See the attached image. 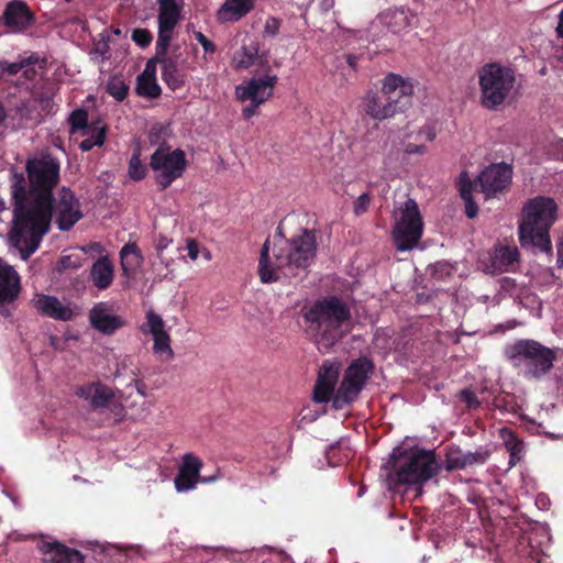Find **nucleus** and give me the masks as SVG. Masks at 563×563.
Here are the masks:
<instances>
[{
  "label": "nucleus",
  "instance_id": "nucleus-1",
  "mask_svg": "<svg viewBox=\"0 0 563 563\" xmlns=\"http://www.w3.org/2000/svg\"><path fill=\"white\" fill-rule=\"evenodd\" d=\"M29 187L22 173L12 174L13 225L9 239L22 258L31 256L49 230L53 190L59 181V162L46 155L26 162Z\"/></svg>",
  "mask_w": 563,
  "mask_h": 563
},
{
  "label": "nucleus",
  "instance_id": "nucleus-2",
  "mask_svg": "<svg viewBox=\"0 0 563 563\" xmlns=\"http://www.w3.org/2000/svg\"><path fill=\"white\" fill-rule=\"evenodd\" d=\"M303 331L320 352H329L353 325L350 305L338 295H327L301 309Z\"/></svg>",
  "mask_w": 563,
  "mask_h": 563
},
{
  "label": "nucleus",
  "instance_id": "nucleus-3",
  "mask_svg": "<svg viewBox=\"0 0 563 563\" xmlns=\"http://www.w3.org/2000/svg\"><path fill=\"white\" fill-rule=\"evenodd\" d=\"M317 254L314 231L302 229L300 234L276 241L273 258L269 257V239L261 250L258 276L262 283L271 284L297 275V269L308 268Z\"/></svg>",
  "mask_w": 563,
  "mask_h": 563
},
{
  "label": "nucleus",
  "instance_id": "nucleus-4",
  "mask_svg": "<svg viewBox=\"0 0 563 563\" xmlns=\"http://www.w3.org/2000/svg\"><path fill=\"white\" fill-rule=\"evenodd\" d=\"M558 217L555 200L547 196L529 199L522 207L519 241L523 249L552 255L550 229Z\"/></svg>",
  "mask_w": 563,
  "mask_h": 563
},
{
  "label": "nucleus",
  "instance_id": "nucleus-5",
  "mask_svg": "<svg viewBox=\"0 0 563 563\" xmlns=\"http://www.w3.org/2000/svg\"><path fill=\"white\" fill-rule=\"evenodd\" d=\"M390 486L422 484L438 475L440 464L432 450L394 448L383 466Z\"/></svg>",
  "mask_w": 563,
  "mask_h": 563
},
{
  "label": "nucleus",
  "instance_id": "nucleus-6",
  "mask_svg": "<svg viewBox=\"0 0 563 563\" xmlns=\"http://www.w3.org/2000/svg\"><path fill=\"white\" fill-rule=\"evenodd\" d=\"M506 361L528 380H540L550 373L556 361V352L532 339H519L506 345Z\"/></svg>",
  "mask_w": 563,
  "mask_h": 563
},
{
  "label": "nucleus",
  "instance_id": "nucleus-7",
  "mask_svg": "<svg viewBox=\"0 0 563 563\" xmlns=\"http://www.w3.org/2000/svg\"><path fill=\"white\" fill-rule=\"evenodd\" d=\"M481 103L488 110H495L510 96L516 84L515 70L497 63L484 65L478 73Z\"/></svg>",
  "mask_w": 563,
  "mask_h": 563
},
{
  "label": "nucleus",
  "instance_id": "nucleus-8",
  "mask_svg": "<svg viewBox=\"0 0 563 563\" xmlns=\"http://www.w3.org/2000/svg\"><path fill=\"white\" fill-rule=\"evenodd\" d=\"M374 368V362L367 356H360L352 361L345 369L342 382L332 398L333 407L342 409L355 401L373 374Z\"/></svg>",
  "mask_w": 563,
  "mask_h": 563
},
{
  "label": "nucleus",
  "instance_id": "nucleus-9",
  "mask_svg": "<svg viewBox=\"0 0 563 563\" xmlns=\"http://www.w3.org/2000/svg\"><path fill=\"white\" fill-rule=\"evenodd\" d=\"M391 234L398 251H409L418 244L423 234V220L416 200L409 198L405 201Z\"/></svg>",
  "mask_w": 563,
  "mask_h": 563
},
{
  "label": "nucleus",
  "instance_id": "nucleus-10",
  "mask_svg": "<svg viewBox=\"0 0 563 563\" xmlns=\"http://www.w3.org/2000/svg\"><path fill=\"white\" fill-rule=\"evenodd\" d=\"M150 167L156 173L159 189L165 190L186 172V154L180 148L170 151V146L161 145L152 154Z\"/></svg>",
  "mask_w": 563,
  "mask_h": 563
},
{
  "label": "nucleus",
  "instance_id": "nucleus-11",
  "mask_svg": "<svg viewBox=\"0 0 563 563\" xmlns=\"http://www.w3.org/2000/svg\"><path fill=\"white\" fill-rule=\"evenodd\" d=\"M511 177V166L503 162L487 166L473 184L476 190L489 198L504 191L510 185Z\"/></svg>",
  "mask_w": 563,
  "mask_h": 563
},
{
  "label": "nucleus",
  "instance_id": "nucleus-12",
  "mask_svg": "<svg viewBox=\"0 0 563 563\" xmlns=\"http://www.w3.org/2000/svg\"><path fill=\"white\" fill-rule=\"evenodd\" d=\"M380 91L385 95L386 101L390 102L395 115L405 112L411 106L413 85L397 74L390 73L383 79Z\"/></svg>",
  "mask_w": 563,
  "mask_h": 563
},
{
  "label": "nucleus",
  "instance_id": "nucleus-13",
  "mask_svg": "<svg viewBox=\"0 0 563 563\" xmlns=\"http://www.w3.org/2000/svg\"><path fill=\"white\" fill-rule=\"evenodd\" d=\"M53 212L60 231H69L84 217L79 200L67 187L60 189L56 200L53 198Z\"/></svg>",
  "mask_w": 563,
  "mask_h": 563
},
{
  "label": "nucleus",
  "instance_id": "nucleus-14",
  "mask_svg": "<svg viewBox=\"0 0 563 563\" xmlns=\"http://www.w3.org/2000/svg\"><path fill=\"white\" fill-rule=\"evenodd\" d=\"M202 461L192 453H186L183 456V463L179 472L175 477V487L178 492H187L194 489L196 485L201 483H211L220 477L219 470L211 476H201Z\"/></svg>",
  "mask_w": 563,
  "mask_h": 563
},
{
  "label": "nucleus",
  "instance_id": "nucleus-15",
  "mask_svg": "<svg viewBox=\"0 0 563 563\" xmlns=\"http://www.w3.org/2000/svg\"><path fill=\"white\" fill-rule=\"evenodd\" d=\"M3 24L11 33H24L36 21L35 13L23 0H11L1 15Z\"/></svg>",
  "mask_w": 563,
  "mask_h": 563
},
{
  "label": "nucleus",
  "instance_id": "nucleus-16",
  "mask_svg": "<svg viewBox=\"0 0 563 563\" xmlns=\"http://www.w3.org/2000/svg\"><path fill=\"white\" fill-rule=\"evenodd\" d=\"M277 81L278 77L269 74L260 78H251L236 87V96L242 101L250 100L264 103L272 97Z\"/></svg>",
  "mask_w": 563,
  "mask_h": 563
},
{
  "label": "nucleus",
  "instance_id": "nucleus-17",
  "mask_svg": "<svg viewBox=\"0 0 563 563\" xmlns=\"http://www.w3.org/2000/svg\"><path fill=\"white\" fill-rule=\"evenodd\" d=\"M21 289L19 273L0 257V305L14 302L20 296Z\"/></svg>",
  "mask_w": 563,
  "mask_h": 563
},
{
  "label": "nucleus",
  "instance_id": "nucleus-18",
  "mask_svg": "<svg viewBox=\"0 0 563 563\" xmlns=\"http://www.w3.org/2000/svg\"><path fill=\"white\" fill-rule=\"evenodd\" d=\"M89 321L93 329L106 335L113 334L125 323L121 317L110 313V308L106 302H98L91 308Z\"/></svg>",
  "mask_w": 563,
  "mask_h": 563
},
{
  "label": "nucleus",
  "instance_id": "nucleus-19",
  "mask_svg": "<svg viewBox=\"0 0 563 563\" xmlns=\"http://www.w3.org/2000/svg\"><path fill=\"white\" fill-rule=\"evenodd\" d=\"M75 395L81 399L89 400L90 407L93 410L107 408L114 399L113 389L100 382L78 386Z\"/></svg>",
  "mask_w": 563,
  "mask_h": 563
},
{
  "label": "nucleus",
  "instance_id": "nucleus-20",
  "mask_svg": "<svg viewBox=\"0 0 563 563\" xmlns=\"http://www.w3.org/2000/svg\"><path fill=\"white\" fill-rule=\"evenodd\" d=\"M41 551L49 554L44 563H85V556L76 549L69 548L60 542H43Z\"/></svg>",
  "mask_w": 563,
  "mask_h": 563
},
{
  "label": "nucleus",
  "instance_id": "nucleus-21",
  "mask_svg": "<svg viewBox=\"0 0 563 563\" xmlns=\"http://www.w3.org/2000/svg\"><path fill=\"white\" fill-rule=\"evenodd\" d=\"M339 373L333 366L323 365L319 372L317 383L313 388V400L319 404L328 402L334 397V387L336 385Z\"/></svg>",
  "mask_w": 563,
  "mask_h": 563
},
{
  "label": "nucleus",
  "instance_id": "nucleus-22",
  "mask_svg": "<svg viewBox=\"0 0 563 563\" xmlns=\"http://www.w3.org/2000/svg\"><path fill=\"white\" fill-rule=\"evenodd\" d=\"M363 106L365 113L373 120L383 121L395 117L390 102L386 101L380 90H369L363 98Z\"/></svg>",
  "mask_w": 563,
  "mask_h": 563
},
{
  "label": "nucleus",
  "instance_id": "nucleus-23",
  "mask_svg": "<svg viewBox=\"0 0 563 563\" xmlns=\"http://www.w3.org/2000/svg\"><path fill=\"white\" fill-rule=\"evenodd\" d=\"M33 305L43 316L60 321H69L73 319V310L63 305L56 297L48 295H38L33 300Z\"/></svg>",
  "mask_w": 563,
  "mask_h": 563
},
{
  "label": "nucleus",
  "instance_id": "nucleus-24",
  "mask_svg": "<svg viewBox=\"0 0 563 563\" xmlns=\"http://www.w3.org/2000/svg\"><path fill=\"white\" fill-rule=\"evenodd\" d=\"M255 7V0H227L218 10L221 22H236L246 16Z\"/></svg>",
  "mask_w": 563,
  "mask_h": 563
},
{
  "label": "nucleus",
  "instance_id": "nucleus-25",
  "mask_svg": "<svg viewBox=\"0 0 563 563\" xmlns=\"http://www.w3.org/2000/svg\"><path fill=\"white\" fill-rule=\"evenodd\" d=\"M158 26L175 30L181 18L184 0H157Z\"/></svg>",
  "mask_w": 563,
  "mask_h": 563
},
{
  "label": "nucleus",
  "instance_id": "nucleus-26",
  "mask_svg": "<svg viewBox=\"0 0 563 563\" xmlns=\"http://www.w3.org/2000/svg\"><path fill=\"white\" fill-rule=\"evenodd\" d=\"M114 278V268L108 256L99 257L91 266L90 280L100 290L108 289Z\"/></svg>",
  "mask_w": 563,
  "mask_h": 563
},
{
  "label": "nucleus",
  "instance_id": "nucleus-27",
  "mask_svg": "<svg viewBox=\"0 0 563 563\" xmlns=\"http://www.w3.org/2000/svg\"><path fill=\"white\" fill-rule=\"evenodd\" d=\"M185 74L178 67L175 58L166 56L163 59L162 79L172 90H177L185 85Z\"/></svg>",
  "mask_w": 563,
  "mask_h": 563
},
{
  "label": "nucleus",
  "instance_id": "nucleus-28",
  "mask_svg": "<svg viewBox=\"0 0 563 563\" xmlns=\"http://www.w3.org/2000/svg\"><path fill=\"white\" fill-rule=\"evenodd\" d=\"M500 438L509 452V464L511 466L519 463L525 453V443L518 438L517 433L509 428L500 429Z\"/></svg>",
  "mask_w": 563,
  "mask_h": 563
},
{
  "label": "nucleus",
  "instance_id": "nucleus-29",
  "mask_svg": "<svg viewBox=\"0 0 563 563\" xmlns=\"http://www.w3.org/2000/svg\"><path fill=\"white\" fill-rule=\"evenodd\" d=\"M473 190H476L473 181L466 173H463L460 177V196L465 202V214L470 219L475 218L478 213V207L472 195Z\"/></svg>",
  "mask_w": 563,
  "mask_h": 563
},
{
  "label": "nucleus",
  "instance_id": "nucleus-30",
  "mask_svg": "<svg viewBox=\"0 0 563 563\" xmlns=\"http://www.w3.org/2000/svg\"><path fill=\"white\" fill-rule=\"evenodd\" d=\"M135 91L139 96L156 99L161 96L162 89L156 78L139 75L136 78Z\"/></svg>",
  "mask_w": 563,
  "mask_h": 563
},
{
  "label": "nucleus",
  "instance_id": "nucleus-31",
  "mask_svg": "<svg viewBox=\"0 0 563 563\" xmlns=\"http://www.w3.org/2000/svg\"><path fill=\"white\" fill-rule=\"evenodd\" d=\"M258 58V48L256 45H244L240 52H236L233 58L236 69H247L255 65Z\"/></svg>",
  "mask_w": 563,
  "mask_h": 563
},
{
  "label": "nucleus",
  "instance_id": "nucleus-32",
  "mask_svg": "<svg viewBox=\"0 0 563 563\" xmlns=\"http://www.w3.org/2000/svg\"><path fill=\"white\" fill-rule=\"evenodd\" d=\"M88 118L89 115L86 109L79 108L74 110L68 117L70 133L75 134L80 131L82 135H88L90 129Z\"/></svg>",
  "mask_w": 563,
  "mask_h": 563
},
{
  "label": "nucleus",
  "instance_id": "nucleus-33",
  "mask_svg": "<svg viewBox=\"0 0 563 563\" xmlns=\"http://www.w3.org/2000/svg\"><path fill=\"white\" fill-rule=\"evenodd\" d=\"M519 260V252L516 246L504 245L496 250L495 262L499 268L508 269Z\"/></svg>",
  "mask_w": 563,
  "mask_h": 563
},
{
  "label": "nucleus",
  "instance_id": "nucleus-34",
  "mask_svg": "<svg viewBox=\"0 0 563 563\" xmlns=\"http://www.w3.org/2000/svg\"><path fill=\"white\" fill-rule=\"evenodd\" d=\"M467 467L466 452L459 446L450 448L446 452L445 470L451 472L453 470H465Z\"/></svg>",
  "mask_w": 563,
  "mask_h": 563
},
{
  "label": "nucleus",
  "instance_id": "nucleus-35",
  "mask_svg": "<svg viewBox=\"0 0 563 563\" xmlns=\"http://www.w3.org/2000/svg\"><path fill=\"white\" fill-rule=\"evenodd\" d=\"M129 85L125 84L122 76L114 75L107 82L106 91L117 101H123L129 93Z\"/></svg>",
  "mask_w": 563,
  "mask_h": 563
},
{
  "label": "nucleus",
  "instance_id": "nucleus-36",
  "mask_svg": "<svg viewBox=\"0 0 563 563\" xmlns=\"http://www.w3.org/2000/svg\"><path fill=\"white\" fill-rule=\"evenodd\" d=\"M122 269L126 272L129 266L139 264L142 258L140 249L135 242L125 244L120 251Z\"/></svg>",
  "mask_w": 563,
  "mask_h": 563
},
{
  "label": "nucleus",
  "instance_id": "nucleus-37",
  "mask_svg": "<svg viewBox=\"0 0 563 563\" xmlns=\"http://www.w3.org/2000/svg\"><path fill=\"white\" fill-rule=\"evenodd\" d=\"M147 175V166L141 162V150L133 151L129 161V176L135 181L144 179Z\"/></svg>",
  "mask_w": 563,
  "mask_h": 563
},
{
  "label": "nucleus",
  "instance_id": "nucleus-38",
  "mask_svg": "<svg viewBox=\"0 0 563 563\" xmlns=\"http://www.w3.org/2000/svg\"><path fill=\"white\" fill-rule=\"evenodd\" d=\"M107 126L92 129L90 135L79 143V148L82 152H89L95 146H102L107 136Z\"/></svg>",
  "mask_w": 563,
  "mask_h": 563
},
{
  "label": "nucleus",
  "instance_id": "nucleus-39",
  "mask_svg": "<svg viewBox=\"0 0 563 563\" xmlns=\"http://www.w3.org/2000/svg\"><path fill=\"white\" fill-rule=\"evenodd\" d=\"M173 29L158 26L157 41L155 45V54L166 57L170 41L173 37Z\"/></svg>",
  "mask_w": 563,
  "mask_h": 563
},
{
  "label": "nucleus",
  "instance_id": "nucleus-40",
  "mask_svg": "<svg viewBox=\"0 0 563 563\" xmlns=\"http://www.w3.org/2000/svg\"><path fill=\"white\" fill-rule=\"evenodd\" d=\"M153 339H154L153 350L156 354H167L168 360L174 357V351L170 346V336L166 331L163 333L153 335Z\"/></svg>",
  "mask_w": 563,
  "mask_h": 563
},
{
  "label": "nucleus",
  "instance_id": "nucleus-41",
  "mask_svg": "<svg viewBox=\"0 0 563 563\" xmlns=\"http://www.w3.org/2000/svg\"><path fill=\"white\" fill-rule=\"evenodd\" d=\"M146 321H147L146 324L148 327V331H150V333H152V335L165 332L164 321H163L162 317L159 314H157L156 312H154L153 310L147 311Z\"/></svg>",
  "mask_w": 563,
  "mask_h": 563
},
{
  "label": "nucleus",
  "instance_id": "nucleus-42",
  "mask_svg": "<svg viewBox=\"0 0 563 563\" xmlns=\"http://www.w3.org/2000/svg\"><path fill=\"white\" fill-rule=\"evenodd\" d=\"M467 455V466L472 467L475 465H484L488 457H489V451L484 448H479L475 452H466Z\"/></svg>",
  "mask_w": 563,
  "mask_h": 563
},
{
  "label": "nucleus",
  "instance_id": "nucleus-43",
  "mask_svg": "<svg viewBox=\"0 0 563 563\" xmlns=\"http://www.w3.org/2000/svg\"><path fill=\"white\" fill-rule=\"evenodd\" d=\"M131 37L133 42L142 48L147 47L153 41L151 31L141 27L133 30Z\"/></svg>",
  "mask_w": 563,
  "mask_h": 563
},
{
  "label": "nucleus",
  "instance_id": "nucleus-44",
  "mask_svg": "<svg viewBox=\"0 0 563 563\" xmlns=\"http://www.w3.org/2000/svg\"><path fill=\"white\" fill-rule=\"evenodd\" d=\"M459 398L468 409H477L481 407V401L476 394L470 388L462 389L459 393Z\"/></svg>",
  "mask_w": 563,
  "mask_h": 563
},
{
  "label": "nucleus",
  "instance_id": "nucleus-45",
  "mask_svg": "<svg viewBox=\"0 0 563 563\" xmlns=\"http://www.w3.org/2000/svg\"><path fill=\"white\" fill-rule=\"evenodd\" d=\"M372 201V197L368 192L362 194L355 201H354V213L356 216H361L365 212H367L369 205Z\"/></svg>",
  "mask_w": 563,
  "mask_h": 563
},
{
  "label": "nucleus",
  "instance_id": "nucleus-46",
  "mask_svg": "<svg viewBox=\"0 0 563 563\" xmlns=\"http://www.w3.org/2000/svg\"><path fill=\"white\" fill-rule=\"evenodd\" d=\"M163 56H158L157 54H155L154 57L150 58L146 62L145 68L140 75L156 78V65L161 64L163 66Z\"/></svg>",
  "mask_w": 563,
  "mask_h": 563
},
{
  "label": "nucleus",
  "instance_id": "nucleus-47",
  "mask_svg": "<svg viewBox=\"0 0 563 563\" xmlns=\"http://www.w3.org/2000/svg\"><path fill=\"white\" fill-rule=\"evenodd\" d=\"M23 68V64L20 62L16 63H9L7 60H0V76L4 73L9 74L10 76H14L18 73H20Z\"/></svg>",
  "mask_w": 563,
  "mask_h": 563
},
{
  "label": "nucleus",
  "instance_id": "nucleus-48",
  "mask_svg": "<svg viewBox=\"0 0 563 563\" xmlns=\"http://www.w3.org/2000/svg\"><path fill=\"white\" fill-rule=\"evenodd\" d=\"M280 27V20L275 16H269L264 26V33L268 36H275L278 34Z\"/></svg>",
  "mask_w": 563,
  "mask_h": 563
},
{
  "label": "nucleus",
  "instance_id": "nucleus-49",
  "mask_svg": "<svg viewBox=\"0 0 563 563\" xmlns=\"http://www.w3.org/2000/svg\"><path fill=\"white\" fill-rule=\"evenodd\" d=\"M195 38L199 42V44L203 47L205 53L213 54L216 52V45L212 41H210L205 34L201 32H195Z\"/></svg>",
  "mask_w": 563,
  "mask_h": 563
},
{
  "label": "nucleus",
  "instance_id": "nucleus-50",
  "mask_svg": "<svg viewBox=\"0 0 563 563\" xmlns=\"http://www.w3.org/2000/svg\"><path fill=\"white\" fill-rule=\"evenodd\" d=\"M20 63L23 64V67L40 65L41 68H45L47 60L46 58H41L37 53H31L30 56L22 58Z\"/></svg>",
  "mask_w": 563,
  "mask_h": 563
},
{
  "label": "nucleus",
  "instance_id": "nucleus-51",
  "mask_svg": "<svg viewBox=\"0 0 563 563\" xmlns=\"http://www.w3.org/2000/svg\"><path fill=\"white\" fill-rule=\"evenodd\" d=\"M107 408L113 415L115 422L122 421L123 418L125 417L126 411H125L124 406L121 402H117V401L112 400L110 402V406H108Z\"/></svg>",
  "mask_w": 563,
  "mask_h": 563
},
{
  "label": "nucleus",
  "instance_id": "nucleus-52",
  "mask_svg": "<svg viewBox=\"0 0 563 563\" xmlns=\"http://www.w3.org/2000/svg\"><path fill=\"white\" fill-rule=\"evenodd\" d=\"M395 19L397 24L401 27H407L411 25V21L409 20V16L407 15L406 11L404 9L397 11L395 13Z\"/></svg>",
  "mask_w": 563,
  "mask_h": 563
},
{
  "label": "nucleus",
  "instance_id": "nucleus-53",
  "mask_svg": "<svg viewBox=\"0 0 563 563\" xmlns=\"http://www.w3.org/2000/svg\"><path fill=\"white\" fill-rule=\"evenodd\" d=\"M187 251H188V256L191 260H197V257L199 255L198 243L195 240H188V242H187Z\"/></svg>",
  "mask_w": 563,
  "mask_h": 563
},
{
  "label": "nucleus",
  "instance_id": "nucleus-54",
  "mask_svg": "<svg viewBox=\"0 0 563 563\" xmlns=\"http://www.w3.org/2000/svg\"><path fill=\"white\" fill-rule=\"evenodd\" d=\"M262 103H257L256 101H251V103L243 109V117L244 119H251L253 115L256 114L257 108Z\"/></svg>",
  "mask_w": 563,
  "mask_h": 563
},
{
  "label": "nucleus",
  "instance_id": "nucleus-55",
  "mask_svg": "<svg viewBox=\"0 0 563 563\" xmlns=\"http://www.w3.org/2000/svg\"><path fill=\"white\" fill-rule=\"evenodd\" d=\"M427 151V146L426 145H417V144H413V143H409L406 145V148H405V152L407 154H423L426 153Z\"/></svg>",
  "mask_w": 563,
  "mask_h": 563
},
{
  "label": "nucleus",
  "instance_id": "nucleus-56",
  "mask_svg": "<svg viewBox=\"0 0 563 563\" xmlns=\"http://www.w3.org/2000/svg\"><path fill=\"white\" fill-rule=\"evenodd\" d=\"M556 265L559 268L563 267V236L556 241Z\"/></svg>",
  "mask_w": 563,
  "mask_h": 563
},
{
  "label": "nucleus",
  "instance_id": "nucleus-57",
  "mask_svg": "<svg viewBox=\"0 0 563 563\" xmlns=\"http://www.w3.org/2000/svg\"><path fill=\"white\" fill-rule=\"evenodd\" d=\"M59 265L63 269H68V268H77L79 267V264L73 262L71 260V256H63L60 260H59Z\"/></svg>",
  "mask_w": 563,
  "mask_h": 563
},
{
  "label": "nucleus",
  "instance_id": "nucleus-58",
  "mask_svg": "<svg viewBox=\"0 0 563 563\" xmlns=\"http://www.w3.org/2000/svg\"><path fill=\"white\" fill-rule=\"evenodd\" d=\"M344 57H345V60H346V64L349 65V67L353 71H356L357 70L358 60H360V56L352 55V54H346Z\"/></svg>",
  "mask_w": 563,
  "mask_h": 563
},
{
  "label": "nucleus",
  "instance_id": "nucleus-59",
  "mask_svg": "<svg viewBox=\"0 0 563 563\" xmlns=\"http://www.w3.org/2000/svg\"><path fill=\"white\" fill-rule=\"evenodd\" d=\"M170 243V240L165 238V236H161L157 241V244H156V252H157V255L161 256L163 251L169 245Z\"/></svg>",
  "mask_w": 563,
  "mask_h": 563
},
{
  "label": "nucleus",
  "instance_id": "nucleus-60",
  "mask_svg": "<svg viewBox=\"0 0 563 563\" xmlns=\"http://www.w3.org/2000/svg\"><path fill=\"white\" fill-rule=\"evenodd\" d=\"M22 69H23V77L26 80H34L35 79V77L37 75V71H36L34 66H25Z\"/></svg>",
  "mask_w": 563,
  "mask_h": 563
},
{
  "label": "nucleus",
  "instance_id": "nucleus-61",
  "mask_svg": "<svg viewBox=\"0 0 563 563\" xmlns=\"http://www.w3.org/2000/svg\"><path fill=\"white\" fill-rule=\"evenodd\" d=\"M162 128H159V130H156V128H153L151 131H150V141L151 143H154L156 142L158 139H159V132H161Z\"/></svg>",
  "mask_w": 563,
  "mask_h": 563
},
{
  "label": "nucleus",
  "instance_id": "nucleus-62",
  "mask_svg": "<svg viewBox=\"0 0 563 563\" xmlns=\"http://www.w3.org/2000/svg\"><path fill=\"white\" fill-rule=\"evenodd\" d=\"M7 119V111L2 102H0V124H2Z\"/></svg>",
  "mask_w": 563,
  "mask_h": 563
},
{
  "label": "nucleus",
  "instance_id": "nucleus-63",
  "mask_svg": "<svg viewBox=\"0 0 563 563\" xmlns=\"http://www.w3.org/2000/svg\"><path fill=\"white\" fill-rule=\"evenodd\" d=\"M543 433H545L547 435H549L550 438L552 439H555L558 438V435L553 434V433H550V432H547V431H542Z\"/></svg>",
  "mask_w": 563,
  "mask_h": 563
},
{
  "label": "nucleus",
  "instance_id": "nucleus-64",
  "mask_svg": "<svg viewBox=\"0 0 563 563\" xmlns=\"http://www.w3.org/2000/svg\"><path fill=\"white\" fill-rule=\"evenodd\" d=\"M499 401H500V399H499V398H497V399H496V407H500Z\"/></svg>",
  "mask_w": 563,
  "mask_h": 563
}]
</instances>
